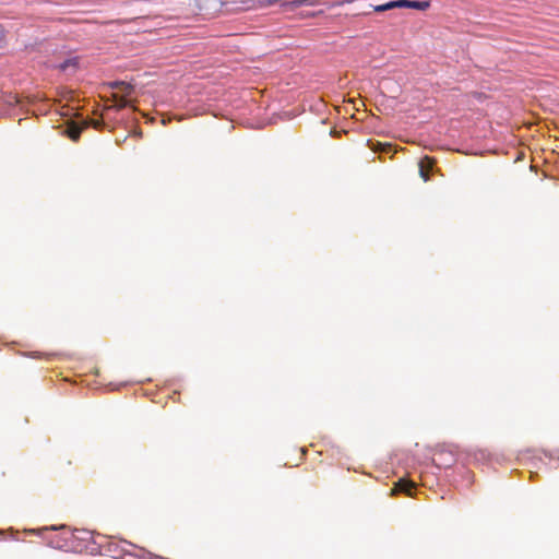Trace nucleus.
I'll return each instance as SVG.
<instances>
[{
	"label": "nucleus",
	"instance_id": "7ed1b4c3",
	"mask_svg": "<svg viewBox=\"0 0 559 559\" xmlns=\"http://www.w3.org/2000/svg\"><path fill=\"white\" fill-rule=\"evenodd\" d=\"M425 162H428L429 166H433L435 160H433V158H431L429 156H425L419 162V174H420V177L425 181H427L429 179V175H428V169H426V167H425Z\"/></svg>",
	"mask_w": 559,
	"mask_h": 559
},
{
	"label": "nucleus",
	"instance_id": "ddd939ff",
	"mask_svg": "<svg viewBox=\"0 0 559 559\" xmlns=\"http://www.w3.org/2000/svg\"><path fill=\"white\" fill-rule=\"evenodd\" d=\"M425 167H426V169H428V170L432 168V166H429V163H428V162H425Z\"/></svg>",
	"mask_w": 559,
	"mask_h": 559
},
{
	"label": "nucleus",
	"instance_id": "0eeeda50",
	"mask_svg": "<svg viewBox=\"0 0 559 559\" xmlns=\"http://www.w3.org/2000/svg\"><path fill=\"white\" fill-rule=\"evenodd\" d=\"M110 86L111 88L114 90H119V88H124L126 91H131L132 90V85L130 83H127V82H123V81H116V82H112L110 83Z\"/></svg>",
	"mask_w": 559,
	"mask_h": 559
},
{
	"label": "nucleus",
	"instance_id": "f03ea898",
	"mask_svg": "<svg viewBox=\"0 0 559 559\" xmlns=\"http://www.w3.org/2000/svg\"><path fill=\"white\" fill-rule=\"evenodd\" d=\"M415 488V483L407 480L405 478L399 479L393 488L391 489V495H396L403 492L407 496H412V490Z\"/></svg>",
	"mask_w": 559,
	"mask_h": 559
},
{
	"label": "nucleus",
	"instance_id": "20e7f679",
	"mask_svg": "<svg viewBox=\"0 0 559 559\" xmlns=\"http://www.w3.org/2000/svg\"><path fill=\"white\" fill-rule=\"evenodd\" d=\"M318 2L316 0H290L288 2L283 3V7H289L290 9H296L301 5H316Z\"/></svg>",
	"mask_w": 559,
	"mask_h": 559
},
{
	"label": "nucleus",
	"instance_id": "9d476101",
	"mask_svg": "<svg viewBox=\"0 0 559 559\" xmlns=\"http://www.w3.org/2000/svg\"><path fill=\"white\" fill-rule=\"evenodd\" d=\"M412 0H395L393 1L395 8H411Z\"/></svg>",
	"mask_w": 559,
	"mask_h": 559
},
{
	"label": "nucleus",
	"instance_id": "9b49d317",
	"mask_svg": "<svg viewBox=\"0 0 559 559\" xmlns=\"http://www.w3.org/2000/svg\"><path fill=\"white\" fill-rule=\"evenodd\" d=\"M117 93H119L120 96H122V97L131 98L134 93V87L132 86L131 91H128V90L126 91L124 88H119Z\"/></svg>",
	"mask_w": 559,
	"mask_h": 559
},
{
	"label": "nucleus",
	"instance_id": "f257e3e1",
	"mask_svg": "<svg viewBox=\"0 0 559 559\" xmlns=\"http://www.w3.org/2000/svg\"><path fill=\"white\" fill-rule=\"evenodd\" d=\"M91 123H93V126L95 128H98V126H99L98 121H93V120H91V121L83 120L82 123H76L74 121H71L67 126L66 133L72 141L76 142L80 139L82 131L85 128H87Z\"/></svg>",
	"mask_w": 559,
	"mask_h": 559
},
{
	"label": "nucleus",
	"instance_id": "423d86ee",
	"mask_svg": "<svg viewBox=\"0 0 559 559\" xmlns=\"http://www.w3.org/2000/svg\"><path fill=\"white\" fill-rule=\"evenodd\" d=\"M429 7H430L429 1H417V0H412V3H411V8H412V9H416V10H420V11H425V10H427Z\"/></svg>",
	"mask_w": 559,
	"mask_h": 559
},
{
	"label": "nucleus",
	"instance_id": "39448f33",
	"mask_svg": "<svg viewBox=\"0 0 559 559\" xmlns=\"http://www.w3.org/2000/svg\"><path fill=\"white\" fill-rule=\"evenodd\" d=\"M112 98L118 109L124 108L130 105L131 98L122 97L119 93H114Z\"/></svg>",
	"mask_w": 559,
	"mask_h": 559
},
{
	"label": "nucleus",
	"instance_id": "6e6552de",
	"mask_svg": "<svg viewBox=\"0 0 559 559\" xmlns=\"http://www.w3.org/2000/svg\"><path fill=\"white\" fill-rule=\"evenodd\" d=\"M391 9H394L393 1H390V2H386L384 4H379V5H374L373 7V10L376 12H384V11H388V10H391Z\"/></svg>",
	"mask_w": 559,
	"mask_h": 559
},
{
	"label": "nucleus",
	"instance_id": "1a4fd4ad",
	"mask_svg": "<svg viewBox=\"0 0 559 559\" xmlns=\"http://www.w3.org/2000/svg\"><path fill=\"white\" fill-rule=\"evenodd\" d=\"M78 63L76 59H68L59 64L61 71H66L69 67H75Z\"/></svg>",
	"mask_w": 559,
	"mask_h": 559
},
{
	"label": "nucleus",
	"instance_id": "f8f14e48",
	"mask_svg": "<svg viewBox=\"0 0 559 559\" xmlns=\"http://www.w3.org/2000/svg\"><path fill=\"white\" fill-rule=\"evenodd\" d=\"M381 146V151L389 152L391 150V144H379Z\"/></svg>",
	"mask_w": 559,
	"mask_h": 559
}]
</instances>
